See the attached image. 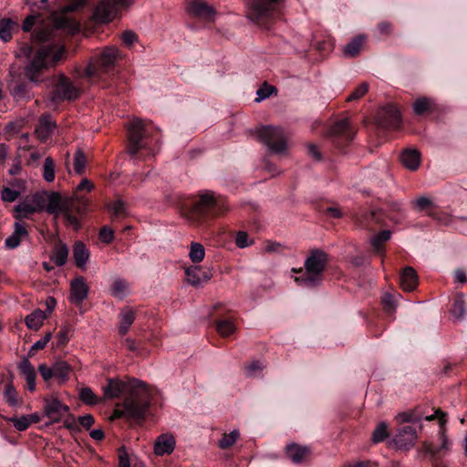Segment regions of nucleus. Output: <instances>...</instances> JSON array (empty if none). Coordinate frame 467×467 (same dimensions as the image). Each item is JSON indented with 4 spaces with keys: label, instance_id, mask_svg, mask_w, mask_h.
<instances>
[{
    "label": "nucleus",
    "instance_id": "nucleus-8",
    "mask_svg": "<svg viewBox=\"0 0 467 467\" xmlns=\"http://www.w3.org/2000/svg\"><path fill=\"white\" fill-rule=\"evenodd\" d=\"M38 371L46 382L54 378L57 380L58 384L62 385L67 381L71 368L65 361H57L51 367L44 363L40 364L38 366Z\"/></svg>",
    "mask_w": 467,
    "mask_h": 467
},
{
    "label": "nucleus",
    "instance_id": "nucleus-18",
    "mask_svg": "<svg viewBox=\"0 0 467 467\" xmlns=\"http://www.w3.org/2000/svg\"><path fill=\"white\" fill-rule=\"evenodd\" d=\"M89 288L83 277L71 281L69 300L75 305H80L88 295Z\"/></svg>",
    "mask_w": 467,
    "mask_h": 467
},
{
    "label": "nucleus",
    "instance_id": "nucleus-34",
    "mask_svg": "<svg viewBox=\"0 0 467 467\" xmlns=\"http://www.w3.org/2000/svg\"><path fill=\"white\" fill-rule=\"evenodd\" d=\"M205 256V250L202 244L192 243L190 245L189 257L192 263H201Z\"/></svg>",
    "mask_w": 467,
    "mask_h": 467
},
{
    "label": "nucleus",
    "instance_id": "nucleus-12",
    "mask_svg": "<svg viewBox=\"0 0 467 467\" xmlns=\"http://www.w3.org/2000/svg\"><path fill=\"white\" fill-rule=\"evenodd\" d=\"M186 11L191 16L205 21L213 20L215 15L213 7L204 0H190Z\"/></svg>",
    "mask_w": 467,
    "mask_h": 467
},
{
    "label": "nucleus",
    "instance_id": "nucleus-2",
    "mask_svg": "<svg viewBox=\"0 0 467 467\" xmlns=\"http://www.w3.org/2000/svg\"><path fill=\"white\" fill-rule=\"evenodd\" d=\"M64 53V47L59 45L43 46L35 53H33L31 47L25 45L16 56L18 57H26L29 58L25 67V75L30 82L39 84L44 81L42 78L43 72L60 60Z\"/></svg>",
    "mask_w": 467,
    "mask_h": 467
},
{
    "label": "nucleus",
    "instance_id": "nucleus-53",
    "mask_svg": "<svg viewBox=\"0 0 467 467\" xmlns=\"http://www.w3.org/2000/svg\"><path fill=\"white\" fill-rule=\"evenodd\" d=\"M275 91V88L269 85H264L261 87L257 92V98L255 99V101L260 102L267 98L270 97V95Z\"/></svg>",
    "mask_w": 467,
    "mask_h": 467
},
{
    "label": "nucleus",
    "instance_id": "nucleus-16",
    "mask_svg": "<svg viewBox=\"0 0 467 467\" xmlns=\"http://www.w3.org/2000/svg\"><path fill=\"white\" fill-rule=\"evenodd\" d=\"M176 446V440L173 434L165 432L159 435L154 442V453L157 456L170 455Z\"/></svg>",
    "mask_w": 467,
    "mask_h": 467
},
{
    "label": "nucleus",
    "instance_id": "nucleus-7",
    "mask_svg": "<svg viewBox=\"0 0 467 467\" xmlns=\"http://www.w3.org/2000/svg\"><path fill=\"white\" fill-rule=\"evenodd\" d=\"M45 198L41 192L27 196L15 207V217L16 219L28 218L31 214L42 212L45 209Z\"/></svg>",
    "mask_w": 467,
    "mask_h": 467
},
{
    "label": "nucleus",
    "instance_id": "nucleus-25",
    "mask_svg": "<svg viewBox=\"0 0 467 467\" xmlns=\"http://www.w3.org/2000/svg\"><path fill=\"white\" fill-rule=\"evenodd\" d=\"M400 285L405 291H412L418 285V276L415 270L406 267L400 275Z\"/></svg>",
    "mask_w": 467,
    "mask_h": 467
},
{
    "label": "nucleus",
    "instance_id": "nucleus-61",
    "mask_svg": "<svg viewBox=\"0 0 467 467\" xmlns=\"http://www.w3.org/2000/svg\"><path fill=\"white\" fill-rule=\"evenodd\" d=\"M36 20V16H35V15L28 16L24 21V24L22 26L23 30L26 32L30 31L31 28L33 27V26L35 25Z\"/></svg>",
    "mask_w": 467,
    "mask_h": 467
},
{
    "label": "nucleus",
    "instance_id": "nucleus-38",
    "mask_svg": "<svg viewBox=\"0 0 467 467\" xmlns=\"http://www.w3.org/2000/svg\"><path fill=\"white\" fill-rule=\"evenodd\" d=\"M4 399L11 407H17L19 405L18 394L12 383L5 385Z\"/></svg>",
    "mask_w": 467,
    "mask_h": 467
},
{
    "label": "nucleus",
    "instance_id": "nucleus-47",
    "mask_svg": "<svg viewBox=\"0 0 467 467\" xmlns=\"http://www.w3.org/2000/svg\"><path fill=\"white\" fill-rule=\"evenodd\" d=\"M8 420L11 421L16 429L20 431H26L32 423L31 418L26 415L19 418H9Z\"/></svg>",
    "mask_w": 467,
    "mask_h": 467
},
{
    "label": "nucleus",
    "instance_id": "nucleus-39",
    "mask_svg": "<svg viewBox=\"0 0 467 467\" xmlns=\"http://www.w3.org/2000/svg\"><path fill=\"white\" fill-rule=\"evenodd\" d=\"M87 165V158L81 150H78L75 152L73 160L74 171L77 174H82L85 171Z\"/></svg>",
    "mask_w": 467,
    "mask_h": 467
},
{
    "label": "nucleus",
    "instance_id": "nucleus-52",
    "mask_svg": "<svg viewBox=\"0 0 467 467\" xmlns=\"http://www.w3.org/2000/svg\"><path fill=\"white\" fill-rule=\"evenodd\" d=\"M253 241L245 232H239L235 237V244L239 248H245L251 245Z\"/></svg>",
    "mask_w": 467,
    "mask_h": 467
},
{
    "label": "nucleus",
    "instance_id": "nucleus-43",
    "mask_svg": "<svg viewBox=\"0 0 467 467\" xmlns=\"http://www.w3.org/2000/svg\"><path fill=\"white\" fill-rule=\"evenodd\" d=\"M389 436L388 425L385 422L379 423L372 433V441L374 443L383 441Z\"/></svg>",
    "mask_w": 467,
    "mask_h": 467
},
{
    "label": "nucleus",
    "instance_id": "nucleus-20",
    "mask_svg": "<svg viewBox=\"0 0 467 467\" xmlns=\"http://www.w3.org/2000/svg\"><path fill=\"white\" fill-rule=\"evenodd\" d=\"M18 369L26 381L27 389L29 391H35L36 373L29 359L24 358L18 364Z\"/></svg>",
    "mask_w": 467,
    "mask_h": 467
},
{
    "label": "nucleus",
    "instance_id": "nucleus-29",
    "mask_svg": "<svg viewBox=\"0 0 467 467\" xmlns=\"http://www.w3.org/2000/svg\"><path fill=\"white\" fill-rule=\"evenodd\" d=\"M73 256L77 266L85 268L89 259V252L81 242H77L73 246Z\"/></svg>",
    "mask_w": 467,
    "mask_h": 467
},
{
    "label": "nucleus",
    "instance_id": "nucleus-37",
    "mask_svg": "<svg viewBox=\"0 0 467 467\" xmlns=\"http://www.w3.org/2000/svg\"><path fill=\"white\" fill-rule=\"evenodd\" d=\"M201 268L199 266H191L185 270L188 283L193 286H200L202 285L201 277Z\"/></svg>",
    "mask_w": 467,
    "mask_h": 467
},
{
    "label": "nucleus",
    "instance_id": "nucleus-57",
    "mask_svg": "<svg viewBox=\"0 0 467 467\" xmlns=\"http://www.w3.org/2000/svg\"><path fill=\"white\" fill-rule=\"evenodd\" d=\"M349 122L348 119H343L332 127L331 132L332 134L338 135L343 133L348 128Z\"/></svg>",
    "mask_w": 467,
    "mask_h": 467
},
{
    "label": "nucleus",
    "instance_id": "nucleus-14",
    "mask_svg": "<svg viewBox=\"0 0 467 467\" xmlns=\"http://www.w3.org/2000/svg\"><path fill=\"white\" fill-rule=\"evenodd\" d=\"M215 203L214 196L212 192H206L198 197L195 200L192 206L191 213L188 214V219L191 222H196L198 220V216L203 214L208 209L213 207Z\"/></svg>",
    "mask_w": 467,
    "mask_h": 467
},
{
    "label": "nucleus",
    "instance_id": "nucleus-51",
    "mask_svg": "<svg viewBox=\"0 0 467 467\" xmlns=\"http://www.w3.org/2000/svg\"><path fill=\"white\" fill-rule=\"evenodd\" d=\"M414 205H415L416 210L419 212L428 211L433 206L431 199H429L428 197H425V196L418 198L414 202Z\"/></svg>",
    "mask_w": 467,
    "mask_h": 467
},
{
    "label": "nucleus",
    "instance_id": "nucleus-26",
    "mask_svg": "<svg viewBox=\"0 0 467 467\" xmlns=\"http://www.w3.org/2000/svg\"><path fill=\"white\" fill-rule=\"evenodd\" d=\"M400 160L406 168L415 171L420 163V153L417 150L408 149L403 151Z\"/></svg>",
    "mask_w": 467,
    "mask_h": 467
},
{
    "label": "nucleus",
    "instance_id": "nucleus-15",
    "mask_svg": "<svg viewBox=\"0 0 467 467\" xmlns=\"http://www.w3.org/2000/svg\"><path fill=\"white\" fill-rule=\"evenodd\" d=\"M80 93V89L64 76L59 77L56 87L57 97L61 99H76Z\"/></svg>",
    "mask_w": 467,
    "mask_h": 467
},
{
    "label": "nucleus",
    "instance_id": "nucleus-44",
    "mask_svg": "<svg viewBox=\"0 0 467 467\" xmlns=\"http://www.w3.org/2000/svg\"><path fill=\"white\" fill-rule=\"evenodd\" d=\"M432 106V100L427 98H420L413 104L415 114L421 115Z\"/></svg>",
    "mask_w": 467,
    "mask_h": 467
},
{
    "label": "nucleus",
    "instance_id": "nucleus-6",
    "mask_svg": "<svg viewBox=\"0 0 467 467\" xmlns=\"http://www.w3.org/2000/svg\"><path fill=\"white\" fill-rule=\"evenodd\" d=\"M87 5L86 0H74L69 5L63 7L61 12L54 13L51 16V21L57 29H67L69 32L78 30V24L67 16V13L73 12L84 7Z\"/></svg>",
    "mask_w": 467,
    "mask_h": 467
},
{
    "label": "nucleus",
    "instance_id": "nucleus-10",
    "mask_svg": "<svg viewBox=\"0 0 467 467\" xmlns=\"http://www.w3.org/2000/svg\"><path fill=\"white\" fill-rule=\"evenodd\" d=\"M119 14V7L113 0H102L95 8L93 18L98 24H108Z\"/></svg>",
    "mask_w": 467,
    "mask_h": 467
},
{
    "label": "nucleus",
    "instance_id": "nucleus-13",
    "mask_svg": "<svg viewBox=\"0 0 467 467\" xmlns=\"http://www.w3.org/2000/svg\"><path fill=\"white\" fill-rule=\"evenodd\" d=\"M281 0H255L250 5L249 16L252 19L259 20L271 16Z\"/></svg>",
    "mask_w": 467,
    "mask_h": 467
},
{
    "label": "nucleus",
    "instance_id": "nucleus-50",
    "mask_svg": "<svg viewBox=\"0 0 467 467\" xmlns=\"http://www.w3.org/2000/svg\"><path fill=\"white\" fill-rule=\"evenodd\" d=\"M54 30L51 28H42L37 30L35 35V40L37 42H46L53 38Z\"/></svg>",
    "mask_w": 467,
    "mask_h": 467
},
{
    "label": "nucleus",
    "instance_id": "nucleus-30",
    "mask_svg": "<svg viewBox=\"0 0 467 467\" xmlns=\"http://www.w3.org/2000/svg\"><path fill=\"white\" fill-rule=\"evenodd\" d=\"M130 293V285L125 279L117 277L110 285V294L112 296L123 299Z\"/></svg>",
    "mask_w": 467,
    "mask_h": 467
},
{
    "label": "nucleus",
    "instance_id": "nucleus-63",
    "mask_svg": "<svg viewBox=\"0 0 467 467\" xmlns=\"http://www.w3.org/2000/svg\"><path fill=\"white\" fill-rule=\"evenodd\" d=\"M79 423L86 428H89L94 423V418L90 414L84 415L79 418Z\"/></svg>",
    "mask_w": 467,
    "mask_h": 467
},
{
    "label": "nucleus",
    "instance_id": "nucleus-55",
    "mask_svg": "<svg viewBox=\"0 0 467 467\" xmlns=\"http://www.w3.org/2000/svg\"><path fill=\"white\" fill-rule=\"evenodd\" d=\"M121 40L125 46L130 47L138 41V35L131 30H126L121 35Z\"/></svg>",
    "mask_w": 467,
    "mask_h": 467
},
{
    "label": "nucleus",
    "instance_id": "nucleus-36",
    "mask_svg": "<svg viewBox=\"0 0 467 467\" xmlns=\"http://www.w3.org/2000/svg\"><path fill=\"white\" fill-rule=\"evenodd\" d=\"M235 329V324L230 319L219 320L216 323V330L223 337H228L232 335Z\"/></svg>",
    "mask_w": 467,
    "mask_h": 467
},
{
    "label": "nucleus",
    "instance_id": "nucleus-59",
    "mask_svg": "<svg viewBox=\"0 0 467 467\" xmlns=\"http://www.w3.org/2000/svg\"><path fill=\"white\" fill-rule=\"evenodd\" d=\"M264 366L259 361H252L245 367L246 374L249 376H254L257 371H261Z\"/></svg>",
    "mask_w": 467,
    "mask_h": 467
},
{
    "label": "nucleus",
    "instance_id": "nucleus-62",
    "mask_svg": "<svg viewBox=\"0 0 467 467\" xmlns=\"http://www.w3.org/2000/svg\"><path fill=\"white\" fill-rule=\"evenodd\" d=\"M119 467H130L128 454L125 451L119 454Z\"/></svg>",
    "mask_w": 467,
    "mask_h": 467
},
{
    "label": "nucleus",
    "instance_id": "nucleus-11",
    "mask_svg": "<svg viewBox=\"0 0 467 467\" xmlns=\"http://www.w3.org/2000/svg\"><path fill=\"white\" fill-rule=\"evenodd\" d=\"M44 412L51 422H58L67 413L68 407L57 397L48 396L44 399Z\"/></svg>",
    "mask_w": 467,
    "mask_h": 467
},
{
    "label": "nucleus",
    "instance_id": "nucleus-24",
    "mask_svg": "<svg viewBox=\"0 0 467 467\" xmlns=\"http://www.w3.org/2000/svg\"><path fill=\"white\" fill-rule=\"evenodd\" d=\"M134 319L135 312L130 307L123 308L119 315V333L120 335L127 334Z\"/></svg>",
    "mask_w": 467,
    "mask_h": 467
},
{
    "label": "nucleus",
    "instance_id": "nucleus-31",
    "mask_svg": "<svg viewBox=\"0 0 467 467\" xmlns=\"http://www.w3.org/2000/svg\"><path fill=\"white\" fill-rule=\"evenodd\" d=\"M47 317V315L46 312L40 309H36L28 316H26V324L28 328L33 330H38L42 327L43 322Z\"/></svg>",
    "mask_w": 467,
    "mask_h": 467
},
{
    "label": "nucleus",
    "instance_id": "nucleus-27",
    "mask_svg": "<svg viewBox=\"0 0 467 467\" xmlns=\"http://www.w3.org/2000/svg\"><path fill=\"white\" fill-rule=\"evenodd\" d=\"M27 235V231L25 228V226L20 223H15V230L14 233L5 239V246L10 249L16 248L20 243L21 240Z\"/></svg>",
    "mask_w": 467,
    "mask_h": 467
},
{
    "label": "nucleus",
    "instance_id": "nucleus-41",
    "mask_svg": "<svg viewBox=\"0 0 467 467\" xmlns=\"http://www.w3.org/2000/svg\"><path fill=\"white\" fill-rule=\"evenodd\" d=\"M80 400L88 405H96L99 399L95 395L90 388H82L79 391Z\"/></svg>",
    "mask_w": 467,
    "mask_h": 467
},
{
    "label": "nucleus",
    "instance_id": "nucleus-9",
    "mask_svg": "<svg viewBox=\"0 0 467 467\" xmlns=\"http://www.w3.org/2000/svg\"><path fill=\"white\" fill-rule=\"evenodd\" d=\"M147 126L148 122L140 119H132L128 126L130 140L128 150L131 156H135L139 150L142 148L141 140L144 137Z\"/></svg>",
    "mask_w": 467,
    "mask_h": 467
},
{
    "label": "nucleus",
    "instance_id": "nucleus-48",
    "mask_svg": "<svg viewBox=\"0 0 467 467\" xmlns=\"http://www.w3.org/2000/svg\"><path fill=\"white\" fill-rule=\"evenodd\" d=\"M465 305L462 297L455 299L451 308V315L457 319H462L465 316Z\"/></svg>",
    "mask_w": 467,
    "mask_h": 467
},
{
    "label": "nucleus",
    "instance_id": "nucleus-32",
    "mask_svg": "<svg viewBox=\"0 0 467 467\" xmlns=\"http://www.w3.org/2000/svg\"><path fill=\"white\" fill-rule=\"evenodd\" d=\"M68 257V248L63 244L59 243L55 246L51 253V260L58 266H62L67 263Z\"/></svg>",
    "mask_w": 467,
    "mask_h": 467
},
{
    "label": "nucleus",
    "instance_id": "nucleus-19",
    "mask_svg": "<svg viewBox=\"0 0 467 467\" xmlns=\"http://www.w3.org/2000/svg\"><path fill=\"white\" fill-rule=\"evenodd\" d=\"M120 57V52L118 47H107L100 53L99 66L103 70H108L112 67Z\"/></svg>",
    "mask_w": 467,
    "mask_h": 467
},
{
    "label": "nucleus",
    "instance_id": "nucleus-17",
    "mask_svg": "<svg viewBox=\"0 0 467 467\" xmlns=\"http://www.w3.org/2000/svg\"><path fill=\"white\" fill-rule=\"evenodd\" d=\"M417 439L418 435L415 428L405 426L399 431L394 438V443L399 449L408 450L415 444Z\"/></svg>",
    "mask_w": 467,
    "mask_h": 467
},
{
    "label": "nucleus",
    "instance_id": "nucleus-35",
    "mask_svg": "<svg viewBox=\"0 0 467 467\" xmlns=\"http://www.w3.org/2000/svg\"><path fill=\"white\" fill-rule=\"evenodd\" d=\"M364 40H365V38L362 36H359L354 38L351 42H349L348 44H347L345 46L344 54L348 57L357 56L360 51V48L364 43Z\"/></svg>",
    "mask_w": 467,
    "mask_h": 467
},
{
    "label": "nucleus",
    "instance_id": "nucleus-58",
    "mask_svg": "<svg viewBox=\"0 0 467 467\" xmlns=\"http://www.w3.org/2000/svg\"><path fill=\"white\" fill-rule=\"evenodd\" d=\"M114 233L109 227H103L99 232V239L101 242L109 244L113 240Z\"/></svg>",
    "mask_w": 467,
    "mask_h": 467
},
{
    "label": "nucleus",
    "instance_id": "nucleus-28",
    "mask_svg": "<svg viewBox=\"0 0 467 467\" xmlns=\"http://www.w3.org/2000/svg\"><path fill=\"white\" fill-rule=\"evenodd\" d=\"M434 419H437L441 425H443L446 422L445 414L442 411H441L440 410H437L434 414L427 416L425 418L426 420H432ZM440 439L441 441L440 451H448L450 448V441L445 435V430H444L443 426H441V431H440Z\"/></svg>",
    "mask_w": 467,
    "mask_h": 467
},
{
    "label": "nucleus",
    "instance_id": "nucleus-56",
    "mask_svg": "<svg viewBox=\"0 0 467 467\" xmlns=\"http://www.w3.org/2000/svg\"><path fill=\"white\" fill-rule=\"evenodd\" d=\"M396 302V296L391 294L386 293L382 297L384 307L389 312L395 309Z\"/></svg>",
    "mask_w": 467,
    "mask_h": 467
},
{
    "label": "nucleus",
    "instance_id": "nucleus-46",
    "mask_svg": "<svg viewBox=\"0 0 467 467\" xmlns=\"http://www.w3.org/2000/svg\"><path fill=\"white\" fill-rule=\"evenodd\" d=\"M12 95L16 100L30 98V90L26 84H17L12 89Z\"/></svg>",
    "mask_w": 467,
    "mask_h": 467
},
{
    "label": "nucleus",
    "instance_id": "nucleus-21",
    "mask_svg": "<svg viewBox=\"0 0 467 467\" xmlns=\"http://www.w3.org/2000/svg\"><path fill=\"white\" fill-rule=\"evenodd\" d=\"M285 452L294 463H300L310 454V449L307 446L291 443L286 446Z\"/></svg>",
    "mask_w": 467,
    "mask_h": 467
},
{
    "label": "nucleus",
    "instance_id": "nucleus-33",
    "mask_svg": "<svg viewBox=\"0 0 467 467\" xmlns=\"http://www.w3.org/2000/svg\"><path fill=\"white\" fill-rule=\"evenodd\" d=\"M17 26L16 22L10 18H3L0 20V38L4 42H8L12 38L13 30Z\"/></svg>",
    "mask_w": 467,
    "mask_h": 467
},
{
    "label": "nucleus",
    "instance_id": "nucleus-49",
    "mask_svg": "<svg viewBox=\"0 0 467 467\" xmlns=\"http://www.w3.org/2000/svg\"><path fill=\"white\" fill-rule=\"evenodd\" d=\"M108 209L115 217L121 216L126 213L125 203L121 200L114 201L111 204L108 206Z\"/></svg>",
    "mask_w": 467,
    "mask_h": 467
},
{
    "label": "nucleus",
    "instance_id": "nucleus-42",
    "mask_svg": "<svg viewBox=\"0 0 467 467\" xmlns=\"http://www.w3.org/2000/svg\"><path fill=\"white\" fill-rule=\"evenodd\" d=\"M239 436V431L237 430H234L230 433L224 434L223 438L219 441L218 445L221 449L229 448L236 442Z\"/></svg>",
    "mask_w": 467,
    "mask_h": 467
},
{
    "label": "nucleus",
    "instance_id": "nucleus-22",
    "mask_svg": "<svg viewBox=\"0 0 467 467\" xmlns=\"http://www.w3.org/2000/svg\"><path fill=\"white\" fill-rule=\"evenodd\" d=\"M10 187H3L1 190V199L4 202H15L21 194L24 189V182L22 181L16 180L10 182Z\"/></svg>",
    "mask_w": 467,
    "mask_h": 467
},
{
    "label": "nucleus",
    "instance_id": "nucleus-23",
    "mask_svg": "<svg viewBox=\"0 0 467 467\" xmlns=\"http://www.w3.org/2000/svg\"><path fill=\"white\" fill-rule=\"evenodd\" d=\"M54 129L55 122L51 119L50 116L44 115L40 118L36 128V134L41 140H45L48 138Z\"/></svg>",
    "mask_w": 467,
    "mask_h": 467
},
{
    "label": "nucleus",
    "instance_id": "nucleus-4",
    "mask_svg": "<svg viewBox=\"0 0 467 467\" xmlns=\"http://www.w3.org/2000/svg\"><path fill=\"white\" fill-rule=\"evenodd\" d=\"M45 198V209L47 213L54 214L57 217L62 214L67 224L72 226L74 229L79 227L78 220L76 216L71 214L74 208L75 198H63L57 192H41Z\"/></svg>",
    "mask_w": 467,
    "mask_h": 467
},
{
    "label": "nucleus",
    "instance_id": "nucleus-54",
    "mask_svg": "<svg viewBox=\"0 0 467 467\" xmlns=\"http://www.w3.org/2000/svg\"><path fill=\"white\" fill-rule=\"evenodd\" d=\"M368 90L367 83L360 84L348 98V101L356 100L362 98Z\"/></svg>",
    "mask_w": 467,
    "mask_h": 467
},
{
    "label": "nucleus",
    "instance_id": "nucleus-1",
    "mask_svg": "<svg viewBox=\"0 0 467 467\" xmlns=\"http://www.w3.org/2000/svg\"><path fill=\"white\" fill-rule=\"evenodd\" d=\"M106 399H115L121 394L128 396L122 403V409L116 408L113 418L142 419L150 405V390L141 380L132 379L123 382L118 379H108L102 388Z\"/></svg>",
    "mask_w": 467,
    "mask_h": 467
},
{
    "label": "nucleus",
    "instance_id": "nucleus-5",
    "mask_svg": "<svg viewBox=\"0 0 467 467\" xmlns=\"http://www.w3.org/2000/svg\"><path fill=\"white\" fill-rule=\"evenodd\" d=\"M258 138L274 153L282 154L286 150V135L278 127L265 126L261 128L258 130Z\"/></svg>",
    "mask_w": 467,
    "mask_h": 467
},
{
    "label": "nucleus",
    "instance_id": "nucleus-40",
    "mask_svg": "<svg viewBox=\"0 0 467 467\" xmlns=\"http://www.w3.org/2000/svg\"><path fill=\"white\" fill-rule=\"evenodd\" d=\"M43 177L48 182H52L55 180V162L51 157H47L45 160Z\"/></svg>",
    "mask_w": 467,
    "mask_h": 467
},
{
    "label": "nucleus",
    "instance_id": "nucleus-64",
    "mask_svg": "<svg viewBox=\"0 0 467 467\" xmlns=\"http://www.w3.org/2000/svg\"><path fill=\"white\" fill-rule=\"evenodd\" d=\"M92 189H93V184L88 179H83L81 181V182L77 187L78 191L87 190L88 192H90Z\"/></svg>",
    "mask_w": 467,
    "mask_h": 467
},
{
    "label": "nucleus",
    "instance_id": "nucleus-3",
    "mask_svg": "<svg viewBox=\"0 0 467 467\" xmlns=\"http://www.w3.org/2000/svg\"><path fill=\"white\" fill-rule=\"evenodd\" d=\"M327 263V255L321 250H314L305 261L306 273L295 277L299 285L314 286L321 281L322 273Z\"/></svg>",
    "mask_w": 467,
    "mask_h": 467
},
{
    "label": "nucleus",
    "instance_id": "nucleus-45",
    "mask_svg": "<svg viewBox=\"0 0 467 467\" xmlns=\"http://www.w3.org/2000/svg\"><path fill=\"white\" fill-rule=\"evenodd\" d=\"M391 233L389 231H382L371 239V244L376 252H380L382 244L390 238Z\"/></svg>",
    "mask_w": 467,
    "mask_h": 467
},
{
    "label": "nucleus",
    "instance_id": "nucleus-60",
    "mask_svg": "<svg viewBox=\"0 0 467 467\" xmlns=\"http://www.w3.org/2000/svg\"><path fill=\"white\" fill-rule=\"evenodd\" d=\"M51 337H52L51 333L46 334V336L43 338L37 340L36 342H35L33 344V346L31 348V351L39 350V349L44 348L47 346V344L50 341Z\"/></svg>",
    "mask_w": 467,
    "mask_h": 467
}]
</instances>
